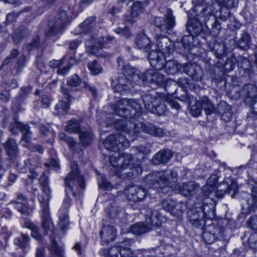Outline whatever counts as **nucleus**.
<instances>
[{
  "label": "nucleus",
  "instance_id": "bf43d9fd",
  "mask_svg": "<svg viewBox=\"0 0 257 257\" xmlns=\"http://www.w3.org/2000/svg\"><path fill=\"white\" fill-rule=\"evenodd\" d=\"M193 43V36L185 35L182 37V45L185 50L189 51Z\"/></svg>",
  "mask_w": 257,
  "mask_h": 257
},
{
  "label": "nucleus",
  "instance_id": "4c0bfd02",
  "mask_svg": "<svg viewBox=\"0 0 257 257\" xmlns=\"http://www.w3.org/2000/svg\"><path fill=\"white\" fill-rule=\"evenodd\" d=\"M87 51L91 54L95 55L96 57L101 58H107L110 57V54L106 52H104L101 48L98 47L95 45H89L86 44Z\"/></svg>",
  "mask_w": 257,
  "mask_h": 257
},
{
  "label": "nucleus",
  "instance_id": "69168bd1",
  "mask_svg": "<svg viewBox=\"0 0 257 257\" xmlns=\"http://www.w3.org/2000/svg\"><path fill=\"white\" fill-rule=\"evenodd\" d=\"M183 71L189 76L193 78L197 77L196 70L195 66L192 64L187 65L183 68Z\"/></svg>",
  "mask_w": 257,
  "mask_h": 257
},
{
  "label": "nucleus",
  "instance_id": "49530a36",
  "mask_svg": "<svg viewBox=\"0 0 257 257\" xmlns=\"http://www.w3.org/2000/svg\"><path fill=\"white\" fill-rule=\"evenodd\" d=\"M87 66L90 73L93 75H98L102 71L101 64L96 60L88 62Z\"/></svg>",
  "mask_w": 257,
  "mask_h": 257
},
{
  "label": "nucleus",
  "instance_id": "473e14b6",
  "mask_svg": "<svg viewBox=\"0 0 257 257\" xmlns=\"http://www.w3.org/2000/svg\"><path fill=\"white\" fill-rule=\"evenodd\" d=\"M114 153L111 155L109 158V161L110 164L113 167H116L115 172L118 168H119L122 164L124 163V155H131L128 153H123L120 155L117 152H114Z\"/></svg>",
  "mask_w": 257,
  "mask_h": 257
},
{
  "label": "nucleus",
  "instance_id": "7ed1b4c3",
  "mask_svg": "<svg viewBox=\"0 0 257 257\" xmlns=\"http://www.w3.org/2000/svg\"><path fill=\"white\" fill-rule=\"evenodd\" d=\"M114 113L127 119L138 118L142 114V108L137 99L122 98L113 106Z\"/></svg>",
  "mask_w": 257,
  "mask_h": 257
},
{
  "label": "nucleus",
  "instance_id": "a19ab883",
  "mask_svg": "<svg viewBox=\"0 0 257 257\" xmlns=\"http://www.w3.org/2000/svg\"><path fill=\"white\" fill-rule=\"evenodd\" d=\"M95 18L90 17L87 18L80 26V33L86 34L91 31L95 25Z\"/></svg>",
  "mask_w": 257,
  "mask_h": 257
},
{
  "label": "nucleus",
  "instance_id": "338daca9",
  "mask_svg": "<svg viewBox=\"0 0 257 257\" xmlns=\"http://www.w3.org/2000/svg\"><path fill=\"white\" fill-rule=\"evenodd\" d=\"M215 188H216L214 186H211L209 184H206L203 187L201 193L204 197L209 198L210 196L215 192Z\"/></svg>",
  "mask_w": 257,
  "mask_h": 257
},
{
  "label": "nucleus",
  "instance_id": "e433bc0d",
  "mask_svg": "<svg viewBox=\"0 0 257 257\" xmlns=\"http://www.w3.org/2000/svg\"><path fill=\"white\" fill-rule=\"evenodd\" d=\"M203 205L201 207L199 208V210L203 213L204 217L211 219L215 216V207L212 203L205 204L204 200L203 202Z\"/></svg>",
  "mask_w": 257,
  "mask_h": 257
},
{
  "label": "nucleus",
  "instance_id": "c9c22d12",
  "mask_svg": "<svg viewBox=\"0 0 257 257\" xmlns=\"http://www.w3.org/2000/svg\"><path fill=\"white\" fill-rule=\"evenodd\" d=\"M120 209L115 202L108 204L105 209L106 215L110 219H115L118 217Z\"/></svg>",
  "mask_w": 257,
  "mask_h": 257
},
{
  "label": "nucleus",
  "instance_id": "c756f323",
  "mask_svg": "<svg viewBox=\"0 0 257 257\" xmlns=\"http://www.w3.org/2000/svg\"><path fill=\"white\" fill-rule=\"evenodd\" d=\"M31 32V31L28 28L22 26H20L14 32L13 36L14 42L16 45L20 44L23 39L28 37Z\"/></svg>",
  "mask_w": 257,
  "mask_h": 257
},
{
  "label": "nucleus",
  "instance_id": "4d7b16f0",
  "mask_svg": "<svg viewBox=\"0 0 257 257\" xmlns=\"http://www.w3.org/2000/svg\"><path fill=\"white\" fill-rule=\"evenodd\" d=\"M165 89L169 94H177V84L175 81L169 80L166 82Z\"/></svg>",
  "mask_w": 257,
  "mask_h": 257
},
{
  "label": "nucleus",
  "instance_id": "9d476101",
  "mask_svg": "<svg viewBox=\"0 0 257 257\" xmlns=\"http://www.w3.org/2000/svg\"><path fill=\"white\" fill-rule=\"evenodd\" d=\"M105 148L110 151L118 152L130 146V142L121 134L110 135L104 142Z\"/></svg>",
  "mask_w": 257,
  "mask_h": 257
},
{
  "label": "nucleus",
  "instance_id": "a211bd4d",
  "mask_svg": "<svg viewBox=\"0 0 257 257\" xmlns=\"http://www.w3.org/2000/svg\"><path fill=\"white\" fill-rule=\"evenodd\" d=\"M101 241L107 243L114 241L117 236V231L115 227L110 225H103L99 232Z\"/></svg>",
  "mask_w": 257,
  "mask_h": 257
},
{
  "label": "nucleus",
  "instance_id": "393cba45",
  "mask_svg": "<svg viewBox=\"0 0 257 257\" xmlns=\"http://www.w3.org/2000/svg\"><path fill=\"white\" fill-rule=\"evenodd\" d=\"M145 78L147 83H154L158 85H161L166 81L164 75L154 69L146 71Z\"/></svg>",
  "mask_w": 257,
  "mask_h": 257
},
{
  "label": "nucleus",
  "instance_id": "e2e57ef3",
  "mask_svg": "<svg viewBox=\"0 0 257 257\" xmlns=\"http://www.w3.org/2000/svg\"><path fill=\"white\" fill-rule=\"evenodd\" d=\"M59 227L60 228L61 231L64 233V231L69 225L68 216L67 214H64L62 216L59 217Z\"/></svg>",
  "mask_w": 257,
  "mask_h": 257
},
{
  "label": "nucleus",
  "instance_id": "dca6fc26",
  "mask_svg": "<svg viewBox=\"0 0 257 257\" xmlns=\"http://www.w3.org/2000/svg\"><path fill=\"white\" fill-rule=\"evenodd\" d=\"M48 203L46 202L42 203L43 204V208L41 215V226L45 234H47L48 232L51 230H52L53 233H54V226L50 216Z\"/></svg>",
  "mask_w": 257,
  "mask_h": 257
},
{
  "label": "nucleus",
  "instance_id": "de8ad7c7",
  "mask_svg": "<svg viewBox=\"0 0 257 257\" xmlns=\"http://www.w3.org/2000/svg\"><path fill=\"white\" fill-rule=\"evenodd\" d=\"M177 176L178 174L177 173V171L175 170H172L171 171L170 173L168 174L166 172V176L165 178V181H167V182H169V183H170L169 185V192L172 190L175 189L177 188V187L178 186L177 184H176V182L177 181Z\"/></svg>",
  "mask_w": 257,
  "mask_h": 257
},
{
  "label": "nucleus",
  "instance_id": "6ab92c4d",
  "mask_svg": "<svg viewBox=\"0 0 257 257\" xmlns=\"http://www.w3.org/2000/svg\"><path fill=\"white\" fill-rule=\"evenodd\" d=\"M165 53L162 52L151 51L148 54V59L152 67L157 70H161L164 66Z\"/></svg>",
  "mask_w": 257,
  "mask_h": 257
},
{
  "label": "nucleus",
  "instance_id": "423d86ee",
  "mask_svg": "<svg viewBox=\"0 0 257 257\" xmlns=\"http://www.w3.org/2000/svg\"><path fill=\"white\" fill-rule=\"evenodd\" d=\"M71 171L65 178V192L68 196L70 194L74 197L76 196V193L73 190V187L77 183L82 189L85 188V180L83 176L79 172L77 162L73 161L70 163Z\"/></svg>",
  "mask_w": 257,
  "mask_h": 257
},
{
  "label": "nucleus",
  "instance_id": "f03ea898",
  "mask_svg": "<svg viewBox=\"0 0 257 257\" xmlns=\"http://www.w3.org/2000/svg\"><path fill=\"white\" fill-rule=\"evenodd\" d=\"M142 211L145 216V222H139L130 227V230L133 234L139 235L148 232L153 227H159L161 225V215L158 210L145 205Z\"/></svg>",
  "mask_w": 257,
  "mask_h": 257
},
{
  "label": "nucleus",
  "instance_id": "412c9836",
  "mask_svg": "<svg viewBox=\"0 0 257 257\" xmlns=\"http://www.w3.org/2000/svg\"><path fill=\"white\" fill-rule=\"evenodd\" d=\"M178 188L181 194L189 197L196 194L199 190L200 186L194 181H190L183 183L181 186H178Z\"/></svg>",
  "mask_w": 257,
  "mask_h": 257
},
{
  "label": "nucleus",
  "instance_id": "4468645a",
  "mask_svg": "<svg viewBox=\"0 0 257 257\" xmlns=\"http://www.w3.org/2000/svg\"><path fill=\"white\" fill-rule=\"evenodd\" d=\"M163 208L173 216H180L183 213V204L181 202L168 198L162 202Z\"/></svg>",
  "mask_w": 257,
  "mask_h": 257
},
{
  "label": "nucleus",
  "instance_id": "9b49d317",
  "mask_svg": "<svg viewBox=\"0 0 257 257\" xmlns=\"http://www.w3.org/2000/svg\"><path fill=\"white\" fill-rule=\"evenodd\" d=\"M124 192L127 199L134 202L143 200L148 195L145 188L137 185L127 186Z\"/></svg>",
  "mask_w": 257,
  "mask_h": 257
},
{
  "label": "nucleus",
  "instance_id": "6e6d98bb",
  "mask_svg": "<svg viewBox=\"0 0 257 257\" xmlns=\"http://www.w3.org/2000/svg\"><path fill=\"white\" fill-rule=\"evenodd\" d=\"M109 43L110 44H113L115 43L114 37L108 36L105 38L100 37L97 40V43L99 45V47L102 49L103 48L109 47V46H107Z\"/></svg>",
  "mask_w": 257,
  "mask_h": 257
},
{
  "label": "nucleus",
  "instance_id": "5fc2aeb1",
  "mask_svg": "<svg viewBox=\"0 0 257 257\" xmlns=\"http://www.w3.org/2000/svg\"><path fill=\"white\" fill-rule=\"evenodd\" d=\"M30 161V163H28V168L31 173V175H29V177L32 179L36 178L38 176V174L35 171V168L37 167L38 163L33 158H28L26 160V161Z\"/></svg>",
  "mask_w": 257,
  "mask_h": 257
},
{
  "label": "nucleus",
  "instance_id": "39448f33",
  "mask_svg": "<svg viewBox=\"0 0 257 257\" xmlns=\"http://www.w3.org/2000/svg\"><path fill=\"white\" fill-rule=\"evenodd\" d=\"M146 71L143 73L138 70L128 80H126L124 77H119L116 81L112 80L111 85L116 92H121L122 91H127L134 87L135 85H141L144 82H147Z\"/></svg>",
  "mask_w": 257,
  "mask_h": 257
},
{
  "label": "nucleus",
  "instance_id": "09e8293b",
  "mask_svg": "<svg viewBox=\"0 0 257 257\" xmlns=\"http://www.w3.org/2000/svg\"><path fill=\"white\" fill-rule=\"evenodd\" d=\"M251 37L248 33H244L241 35V37L238 41V46L242 50H247L249 49L250 45Z\"/></svg>",
  "mask_w": 257,
  "mask_h": 257
},
{
  "label": "nucleus",
  "instance_id": "f8f14e48",
  "mask_svg": "<svg viewBox=\"0 0 257 257\" xmlns=\"http://www.w3.org/2000/svg\"><path fill=\"white\" fill-rule=\"evenodd\" d=\"M220 189L215 191L216 196L218 198H222L225 193L230 194L232 197L238 193V188L236 182L230 178L225 179L223 183H220L219 185Z\"/></svg>",
  "mask_w": 257,
  "mask_h": 257
},
{
  "label": "nucleus",
  "instance_id": "b1692460",
  "mask_svg": "<svg viewBox=\"0 0 257 257\" xmlns=\"http://www.w3.org/2000/svg\"><path fill=\"white\" fill-rule=\"evenodd\" d=\"M135 44L137 48L146 52L150 51L152 46L150 39L144 34H140L136 37Z\"/></svg>",
  "mask_w": 257,
  "mask_h": 257
},
{
  "label": "nucleus",
  "instance_id": "a878e982",
  "mask_svg": "<svg viewBox=\"0 0 257 257\" xmlns=\"http://www.w3.org/2000/svg\"><path fill=\"white\" fill-rule=\"evenodd\" d=\"M39 183L46 197L45 198L40 197L39 198V200L41 203H48L50 198L51 191L49 186L48 178L44 173L41 175L39 178Z\"/></svg>",
  "mask_w": 257,
  "mask_h": 257
},
{
  "label": "nucleus",
  "instance_id": "0e129e2a",
  "mask_svg": "<svg viewBox=\"0 0 257 257\" xmlns=\"http://www.w3.org/2000/svg\"><path fill=\"white\" fill-rule=\"evenodd\" d=\"M19 54V52L18 49H13L11 50L9 56L5 59L2 64V66L7 65L13 61V60L16 58Z\"/></svg>",
  "mask_w": 257,
  "mask_h": 257
},
{
  "label": "nucleus",
  "instance_id": "8fccbe9b",
  "mask_svg": "<svg viewBox=\"0 0 257 257\" xmlns=\"http://www.w3.org/2000/svg\"><path fill=\"white\" fill-rule=\"evenodd\" d=\"M80 142L82 146H88L92 142V134L89 131H80L79 133Z\"/></svg>",
  "mask_w": 257,
  "mask_h": 257
},
{
  "label": "nucleus",
  "instance_id": "58836bf2",
  "mask_svg": "<svg viewBox=\"0 0 257 257\" xmlns=\"http://www.w3.org/2000/svg\"><path fill=\"white\" fill-rule=\"evenodd\" d=\"M154 107L151 110V112L158 115H162L165 114L167 110V107L165 102L160 98L155 102Z\"/></svg>",
  "mask_w": 257,
  "mask_h": 257
},
{
  "label": "nucleus",
  "instance_id": "864d4df0",
  "mask_svg": "<svg viewBox=\"0 0 257 257\" xmlns=\"http://www.w3.org/2000/svg\"><path fill=\"white\" fill-rule=\"evenodd\" d=\"M69 109V105L67 102L60 101L55 107V113L63 115L67 113Z\"/></svg>",
  "mask_w": 257,
  "mask_h": 257
},
{
  "label": "nucleus",
  "instance_id": "a18cd8bd",
  "mask_svg": "<svg viewBox=\"0 0 257 257\" xmlns=\"http://www.w3.org/2000/svg\"><path fill=\"white\" fill-rule=\"evenodd\" d=\"M65 131L69 133H79L80 131L79 122L76 119L73 118L67 122Z\"/></svg>",
  "mask_w": 257,
  "mask_h": 257
},
{
  "label": "nucleus",
  "instance_id": "cd10ccee",
  "mask_svg": "<svg viewBox=\"0 0 257 257\" xmlns=\"http://www.w3.org/2000/svg\"><path fill=\"white\" fill-rule=\"evenodd\" d=\"M3 146L7 155L10 158L13 159L17 157L19 153V151L15 140L9 139L4 144Z\"/></svg>",
  "mask_w": 257,
  "mask_h": 257
},
{
  "label": "nucleus",
  "instance_id": "c85d7f7f",
  "mask_svg": "<svg viewBox=\"0 0 257 257\" xmlns=\"http://www.w3.org/2000/svg\"><path fill=\"white\" fill-rule=\"evenodd\" d=\"M117 62L119 67H122L123 77H124L126 80H128L138 70L130 65L125 64L124 60L122 57L118 58Z\"/></svg>",
  "mask_w": 257,
  "mask_h": 257
},
{
  "label": "nucleus",
  "instance_id": "2f4dec72",
  "mask_svg": "<svg viewBox=\"0 0 257 257\" xmlns=\"http://www.w3.org/2000/svg\"><path fill=\"white\" fill-rule=\"evenodd\" d=\"M194 104H198L195 106L196 108H199L200 111L204 109L207 115L211 114L215 112L216 109L215 107L211 104V102L207 98L203 99L200 102H197L196 100H194Z\"/></svg>",
  "mask_w": 257,
  "mask_h": 257
},
{
  "label": "nucleus",
  "instance_id": "aec40b11",
  "mask_svg": "<svg viewBox=\"0 0 257 257\" xmlns=\"http://www.w3.org/2000/svg\"><path fill=\"white\" fill-rule=\"evenodd\" d=\"M156 45L160 51L165 54H171L174 50V45L168 37L160 36L157 38Z\"/></svg>",
  "mask_w": 257,
  "mask_h": 257
},
{
  "label": "nucleus",
  "instance_id": "f257e3e1",
  "mask_svg": "<svg viewBox=\"0 0 257 257\" xmlns=\"http://www.w3.org/2000/svg\"><path fill=\"white\" fill-rule=\"evenodd\" d=\"M192 11L195 14L186 23V30L192 36H197L203 31L202 23L212 35L219 33L221 27L213 15V7L206 0H192Z\"/></svg>",
  "mask_w": 257,
  "mask_h": 257
},
{
  "label": "nucleus",
  "instance_id": "7c9ffc66",
  "mask_svg": "<svg viewBox=\"0 0 257 257\" xmlns=\"http://www.w3.org/2000/svg\"><path fill=\"white\" fill-rule=\"evenodd\" d=\"M176 97L181 101L186 102L188 106L190 107L191 113L194 116H197L200 114V109L199 108H196L194 104L192 105L193 97L188 96V94L184 91V94H181L180 96L176 94Z\"/></svg>",
  "mask_w": 257,
  "mask_h": 257
},
{
  "label": "nucleus",
  "instance_id": "774afa93",
  "mask_svg": "<svg viewBox=\"0 0 257 257\" xmlns=\"http://www.w3.org/2000/svg\"><path fill=\"white\" fill-rule=\"evenodd\" d=\"M23 146L28 149L32 152H37L42 154L44 151V149L42 146L38 144L35 145L30 143L29 144H23Z\"/></svg>",
  "mask_w": 257,
  "mask_h": 257
},
{
  "label": "nucleus",
  "instance_id": "0eeeda50",
  "mask_svg": "<svg viewBox=\"0 0 257 257\" xmlns=\"http://www.w3.org/2000/svg\"><path fill=\"white\" fill-rule=\"evenodd\" d=\"M154 25L163 35L173 34L176 22L172 10L167 9L164 17H156L154 20Z\"/></svg>",
  "mask_w": 257,
  "mask_h": 257
},
{
  "label": "nucleus",
  "instance_id": "bb28decb",
  "mask_svg": "<svg viewBox=\"0 0 257 257\" xmlns=\"http://www.w3.org/2000/svg\"><path fill=\"white\" fill-rule=\"evenodd\" d=\"M217 111L221 115V119L225 122L231 120L232 111L231 106L225 102H221L217 107Z\"/></svg>",
  "mask_w": 257,
  "mask_h": 257
},
{
  "label": "nucleus",
  "instance_id": "ea45409f",
  "mask_svg": "<svg viewBox=\"0 0 257 257\" xmlns=\"http://www.w3.org/2000/svg\"><path fill=\"white\" fill-rule=\"evenodd\" d=\"M30 238L29 236L24 233H21L20 236L15 238L14 244L19 247L25 249L30 245Z\"/></svg>",
  "mask_w": 257,
  "mask_h": 257
},
{
  "label": "nucleus",
  "instance_id": "603ef678",
  "mask_svg": "<svg viewBox=\"0 0 257 257\" xmlns=\"http://www.w3.org/2000/svg\"><path fill=\"white\" fill-rule=\"evenodd\" d=\"M31 91L32 87L30 86L21 87L18 95L15 98L16 100L18 103H22L27 98Z\"/></svg>",
  "mask_w": 257,
  "mask_h": 257
},
{
  "label": "nucleus",
  "instance_id": "13d9d810",
  "mask_svg": "<svg viewBox=\"0 0 257 257\" xmlns=\"http://www.w3.org/2000/svg\"><path fill=\"white\" fill-rule=\"evenodd\" d=\"M144 4L143 2L140 1L135 2L131 7V11L133 14L137 15L139 17V15L144 10Z\"/></svg>",
  "mask_w": 257,
  "mask_h": 257
},
{
  "label": "nucleus",
  "instance_id": "4be33fe9",
  "mask_svg": "<svg viewBox=\"0 0 257 257\" xmlns=\"http://www.w3.org/2000/svg\"><path fill=\"white\" fill-rule=\"evenodd\" d=\"M173 154L169 149H162L157 153L152 159V162L155 165L167 163L172 158Z\"/></svg>",
  "mask_w": 257,
  "mask_h": 257
},
{
  "label": "nucleus",
  "instance_id": "2eb2a0df",
  "mask_svg": "<svg viewBox=\"0 0 257 257\" xmlns=\"http://www.w3.org/2000/svg\"><path fill=\"white\" fill-rule=\"evenodd\" d=\"M130 120L126 119H118L114 123V127L121 132L133 135L138 134V130H136L137 122H132V119Z\"/></svg>",
  "mask_w": 257,
  "mask_h": 257
},
{
  "label": "nucleus",
  "instance_id": "20e7f679",
  "mask_svg": "<svg viewBox=\"0 0 257 257\" xmlns=\"http://www.w3.org/2000/svg\"><path fill=\"white\" fill-rule=\"evenodd\" d=\"M124 163L116 170V175L123 179H132L140 175L142 168L138 164L135 163L134 157L132 154L124 155Z\"/></svg>",
  "mask_w": 257,
  "mask_h": 257
},
{
  "label": "nucleus",
  "instance_id": "c03bdc74",
  "mask_svg": "<svg viewBox=\"0 0 257 257\" xmlns=\"http://www.w3.org/2000/svg\"><path fill=\"white\" fill-rule=\"evenodd\" d=\"M58 138L61 141L65 142L74 151L78 149V144L72 137L68 136L64 133L61 132L59 134Z\"/></svg>",
  "mask_w": 257,
  "mask_h": 257
},
{
  "label": "nucleus",
  "instance_id": "ddd939ff",
  "mask_svg": "<svg viewBox=\"0 0 257 257\" xmlns=\"http://www.w3.org/2000/svg\"><path fill=\"white\" fill-rule=\"evenodd\" d=\"M99 254L104 257H131L133 252L131 250L121 249L118 245H114L106 248H102Z\"/></svg>",
  "mask_w": 257,
  "mask_h": 257
},
{
  "label": "nucleus",
  "instance_id": "f3484780",
  "mask_svg": "<svg viewBox=\"0 0 257 257\" xmlns=\"http://www.w3.org/2000/svg\"><path fill=\"white\" fill-rule=\"evenodd\" d=\"M136 130L138 131V133L142 130L145 133L159 137H162L164 134L161 128L156 127L152 123L144 124L141 122H137Z\"/></svg>",
  "mask_w": 257,
  "mask_h": 257
},
{
  "label": "nucleus",
  "instance_id": "37998d69",
  "mask_svg": "<svg viewBox=\"0 0 257 257\" xmlns=\"http://www.w3.org/2000/svg\"><path fill=\"white\" fill-rule=\"evenodd\" d=\"M159 98L151 94H146L142 96V100L145 108L151 111L153 107H154L155 102Z\"/></svg>",
  "mask_w": 257,
  "mask_h": 257
},
{
  "label": "nucleus",
  "instance_id": "6e6552de",
  "mask_svg": "<svg viewBox=\"0 0 257 257\" xmlns=\"http://www.w3.org/2000/svg\"><path fill=\"white\" fill-rule=\"evenodd\" d=\"M68 20L67 12L62 9H59L56 15L48 22L49 30L46 35L52 36L62 33Z\"/></svg>",
  "mask_w": 257,
  "mask_h": 257
},
{
  "label": "nucleus",
  "instance_id": "72a5a7b5",
  "mask_svg": "<svg viewBox=\"0 0 257 257\" xmlns=\"http://www.w3.org/2000/svg\"><path fill=\"white\" fill-rule=\"evenodd\" d=\"M163 67L168 74L174 75L181 69V65L175 60H170L166 62Z\"/></svg>",
  "mask_w": 257,
  "mask_h": 257
},
{
  "label": "nucleus",
  "instance_id": "5701e85b",
  "mask_svg": "<svg viewBox=\"0 0 257 257\" xmlns=\"http://www.w3.org/2000/svg\"><path fill=\"white\" fill-rule=\"evenodd\" d=\"M190 222L196 227L203 226L204 224L203 220L204 214L197 207L192 208L189 212Z\"/></svg>",
  "mask_w": 257,
  "mask_h": 257
},
{
  "label": "nucleus",
  "instance_id": "f704fd0d",
  "mask_svg": "<svg viewBox=\"0 0 257 257\" xmlns=\"http://www.w3.org/2000/svg\"><path fill=\"white\" fill-rule=\"evenodd\" d=\"M51 245L49 247L50 253L54 257H64V249L57 244L52 234L51 235Z\"/></svg>",
  "mask_w": 257,
  "mask_h": 257
},
{
  "label": "nucleus",
  "instance_id": "680f3d73",
  "mask_svg": "<svg viewBox=\"0 0 257 257\" xmlns=\"http://www.w3.org/2000/svg\"><path fill=\"white\" fill-rule=\"evenodd\" d=\"M81 83V80L79 76L74 74L70 76L67 81V84L71 87H77Z\"/></svg>",
  "mask_w": 257,
  "mask_h": 257
},
{
  "label": "nucleus",
  "instance_id": "052dcab7",
  "mask_svg": "<svg viewBox=\"0 0 257 257\" xmlns=\"http://www.w3.org/2000/svg\"><path fill=\"white\" fill-rule=\"evenodd\" d=\"M236 59L234 57L231 56L227 58L223 65V69L226 72L232 71L235 67Z\"/></svg>",
  "mask_w": 257,
  "mask_h": 257
},
{
  "label": "nucleus",
  "instance_id": "79ce46f5",
  "mask_svg": "<svg viewBox=\"0 0 257 257\" xmlns=\"http://www.w3.org/2000/svg\"><path fill=\"white\" fill-rule=\"evenodd\" d=\"M27 202H22L12 200L10 204H13L14 207L18 212L24 215H28L31 212V209L29 208Z\"/></svg>",
  "mask_w": 257,
  "mask_h": 257
},
{
  "label": "nucleus",
  "instance_id": "1a4fd4ad",
  "mask_svg": "<svg viewBox=\"0 0 257 257\" xmlns=\"http://www.w3.org/2000/svg\"><path fill=\"white\" fill-rule=\"evenodd\" d=\"M166 172H154L147 175L144 179L145 182L149 185H155L156 188H158L164 194L169 192V182L165 181Z\"/></svg>",
  "mask_w": 257,
  "mask_h": 257
},
{
  "label": "nucleus",
  "instance_id": "3c124183",
  "mask_svg": "<svg viewBox=\"0 0 257 257\" xmlns=\"http://www.w3.org/2000/svg\"><path fill=\"white\" fill-rule=\"evenodd\" d=\"M257 89L251 84L245 85L240 91L242 95L246 98L253 97L255 95Z\"/></svg>",
  "mask_w": 257,
  "mask_h": 257
}]
</instances>
